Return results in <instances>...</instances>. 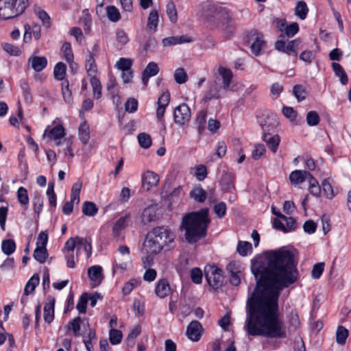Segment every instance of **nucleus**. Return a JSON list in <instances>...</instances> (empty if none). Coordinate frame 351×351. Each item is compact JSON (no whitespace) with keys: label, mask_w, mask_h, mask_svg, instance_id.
Wrapping results in <instances>:
<instances>
[{"label":"nucleus","mask_w":351,"mask_h":351,"mask_svg":"<svg viewBox=\"0 0 351 351\" xmlns=\"http://www.w3.org/2000/svg\"><path fill=\"white\" fill-rule=\"evenodd\" d=\"M267 266L255 274L256 286L246 302L244 329L249 335L285 338L287 332L279 318L278 300L282 290L298 279L295 251L287 247L266 252Z\"/></svg>","instance_id":"obj_1"},{"label":"nucleus","mask_w":351,"mask_h":351,"mask_svg":"<svg viewBox=\"0 0 351 351\" xmlns=\"http://www.w3.org/2000/svg\"><path fill=\"white\" fill-rule=\"evenodd\" d=\"M208 213V208H204L189 213L182 217L180 229L184 231V237L188 243H195L206 237L210 223Z\"/></svg>","instance_id":"obj_2"},{"label":"nucleus","mask_w":351,"mask_h":351,"mask_svg":"<svg viewBox=\"0 0 351 351\" xmlns=\"http://www.w3.org/2000/svg\"><path fill=\"white\" fill-rule=\"evenodd\" d=\"M28 5V0H0V19L8 20L21 14Z\"/></svg>","instance_id":"obj_3"},{"label":"nucleus","mask_w":351,"mask_h":351,"mask_svg":"<svg viewBox=\"0 0 351 351\" xmlns=\"http://www.w3.org/2000/svg\"><path fill=\"white\" fill-rule=\"evenodd\" d=\"M205 277L208 285L215 289H217L223 285V276L222 270L216 266L206 267Z\"/></svg>","instance_id":"obj_4"},{"label":"nucleus","mask_w":351,"mask_h":351,"mask_svg":"<svg viewBox=\"0 0 351 351\" xmlns=\"http://www.w3.org/2000/svg\"><path fill=\"white\" fill-rule=\"evenodd\" d=\"M151 233L164 247L168 246L174 240L173 233L167 227L160 226L154 228Z\"/></svg>","instance_id":"obj_5"},{"label":"nucleus","mask_w":351,"mask_h":351,"mask_svg":"<svg viewBox=\"0 0 351 351\" xmlns=\"http://www.w3.org/2000/svg\"><path fill=\"white\" fill-rule=\"evenodd\" d=\"M221 14L217 19L221 21L220 28L226 38L231 37L235 32V25L226 9L219 10Z\"/></svg>","instance_id":"obj_6"},{"label":"nucleus","mask_w":351,"mask_h":351,"mask_svg":"<svg viewBox=\"0 0 351 351\" xmlns=\"http://www.w3.org/2000/svg\"><path fill=\"white\" fill-rule=\"evenodd\" d=\"M247 37L248 41L251 43L252 53L256 56L260 55L262 48L265 45L263 34L256 30H252L249 33Z\"/></svg>","instance_id":"obj_7"},{"label":"nucleus","mask_w":351,"mask_h":351,"mask_svg":"<svg viewBox=\"0 0 351 351\" xmlns=\"http://www.w3.org/2000/svg\"><path fill=\"white\" fill-rule=\"evenodd\" d=\"M191 109L186 104L183 103L177 106L173 112V119L176 124L182 126L188 123L191 119Z\"/></svg>","instance_id":"obj_8"},{"label":"nucleus","mask_w":351,"mask_h":351,"mask_svg":"<svg viewBox=\"0 0 351 351\" xmlns=\"http://www.w3.org/2000/svg\"><path fill=\"white\" fill-rule=\"evenodd\" d=\"M220 6H216L210 1L202 2L199 5V13L200 16L205 19L210 17L218 18L221 14L219 10H225Z\"/></svg>","instance_id":"obj_9"},{"label":"nucleus","mask_w":351,"mask_h":351,"mask_svg":"<svg viewBox=\"0 0 351 351\" xmlns=\"http://www.w3.org/2000/svg\"><path fill=\"white\" fill-rule=\"evenodd\" d=\"M163 248L164 246L158 242L150 232L147 235L146 240L143 243V250L145 251V252L150 254H156L159 253Z\"/></svg>","instance_id":"obj_10"},{"label":"nucleus","mask_w":351,"mask_h":351,"mask_svg":"<svg viewBox=\"0 0 351 351\" xmlns=\"http://www.w3.org/2000/svg\"><path fill=\"white\" fill-rule=\"evenodd\" d=\"M203 331L202 324L196 320L192 321L187 326L186 334L188 338L193 341H198Z\"/></svg>","instance_id":"obj_11"},{"label":"nucleus","mask_w":351,"mask_h":351,"mask_svg":"<svg viewBox=\"0 0 351 351\" xmlns=\"http://www.w3.org/2000/svg\"><path fill=\"white\" fill-rule=\"evenodd\" d=\"M141 181L143 189L149 191L158 184L159 177L154 171H147L142 175Z\"/></svg>","instance_id":"obj_12"},{"label":"nucleus","mask_w":351,"mask_h":351,"mask_svg":"<svg viewBox=\"0 0 351 351\" xmlns=\"http://www.w3.org/2000/svg\"><path fill=\"white\" fill-rule=\"evenodd\" d=\"M298 44V40H293L289 41L287 44L282 40H278L275 43V48L279 51L285 53L287 54H292L294 56H297V51L295 47Z\"/></svg>","instance_id":"obj_13"},{"label":"nucleus","mask_w":351,"mask_h":351,"mask_svg":"<svg viewBox=\"0 0 351 351\" xmlns=\"http://www.w3.org/2000/svg\"><path fill=\"white\" fill-rule=\"evenodd\" d=\"M47 132H48L47 136L51 140H53L57 146L60 145L61 139L64 138L65 136V130L62 125H57L49 130H45L44 134H46Z\"/></svg>","instance_id":"obj_14"},{"label":"nucleus","mask_w":351,"mask_h":351,"mask_svg":"<svg viewBox=\"0 0 351 351\" xmlns=\"http://www.w3.org/2000/svg\"><path fill=\"white\" fill-rule=\"evenodd\" d=\"M88 275L90 279L93 282L92 287L98 286L102 281L104 276L102 274V267L99 265H94L88 268Z\"/></svg>","instance_id":"obj_15"},{"label":"nucleus","mask_w":351,"mask_h":351,"mask_svg":"<svg viewBox=\"0 0 351 351\" xmlns=\"http://www.w3.org/2000/svg\"><path fill=\"white\" fill-rule=\"evenodd\" d=\"M223 88L222 86H221L216 81H213L208 83V90L205 94L204 97V100L207 101L212 99H218L220 97V90Z\"/></svg>","instance_id":"obj_16"},{"label":"nucleus","mask_w":351,"mask_h":351,"mask_svg":"<svg viewBox=\"0 0 351 351\" xmlns=\"http://www.w3.org/2000/svg\"><path fill=\"white\" fill-rule=\"evenodd\" d=\"M28 64L36 72L43 71L47 65V59L45 56H31L28 58Z\"/></svg>","instance_id":"obj_17"},{"label":"nucleus","mask_w":351,"mask_h":351,"mask_svg":"<svg viewBox=\"0 0 351 351\" xmlns=\"http://www.w3.org/2000/svg\"><path fill=\"white\" fill-rule=\"evenodd\" d=\"M160 69L158 64L154 62H150L147 64L142 74V82L147 85L149 78L156 75Z\"/></svg>","instance_id":"obj_18"},{"label":"nucleus","mask_w":351,"mask_h":351,"mask_svg":"<svg viewBox=\"0 0 351 351\" xmlns=\"http://www.w3.org/2000/svg\"><path fill=\"white\" fill-rule=\"evenodd\" d=\"M189 197L197 203H204L208 195L206 191L199 184L195 186L189 193Z\"/></svg>","instance_id":"obj_19"},{"label":"nucleus","mask_w":351,"mask_h":351,"mask_svg":"<svg viewBox=\"0 0 351 351\" xmlns=\"http://www.w3.org/2000/svg\"><path fill=\"white\" fill-rule=\"evenodd\" d=\"M312 175L306 171L295 170L289 175V180L292 184H298L308 180Z\"/></svg>","instance_id":"obj_20"},{"label":"nucleus","mask_w":351,"mask_h":351,"mask_svg":"<svg viewBox=\"0 0 351 351\" xmlns=\"http://www.w3.org/2000/svg\"><path fill=\"white\" fill-rule=\"evenodd\" d=\"M171 288L167 280L161 279L158 282L155 289V293L158 297L164 298L169 294Z\"/></svg>","instance_id":"obj_21"},{"label":"nucleus","mask_w":351,"mask_h":351,"mask_svg":"<svg viewBox=\"0 0 351 351\" xmlns=\"http://www.w3.org/2000/svg\"><path fill=\"white\" fill-rule=\"evenodd\" d=\"M33 34L35 39L38 40L40 38V27L39 25L34 24L32 26L26 24L25 25V34L23 39L25 41L31 38V34Z\"/></svg>","instance_id":"obj_22"},{"label":"nucleus","mask_w":351,"mask_h":351,"mask_svg":"<svg viewBox=\"0 0 351 351\" xmlns=\"http://www.w3.org/2000/svg\"><path fill=\"white\" fill-rule=\"evenodd\" d=\"M192 40L186 35L170 36L162 40L164 46H171L177 44H183L191 42Z\"/></svg>","instance_id":"obj_23"},{"label":"nucleus","mask_w":351,"mask_h":351,"mask_svg":"<svg viewBox=\"0 0 351 351\" xmlns=\"http://www.w3.org/2000/svg\"><path fill=\"white\" fill-rule=\"evenodd\" d=\"M263 140L266 143L273 153L276 152L280 141V137L278 135L271 136L268 133H265L263 136Z\"/></svg>","instance_id":"obj_24"},{"label":"nucleus","mask_w":351,"mask_h":351,"mask_svg":"<svg viewBox=\"0 0 351 351\" xmlns=\"http://www.w3.org/2000/svg\"><path fill=\"white\" fill-rule=\"evenodd\" d=\"M156 219V208L150 206L145 208L141 215V221L144 224L155 221Z\"/></svg>","instance_id":"obj_25"},{"label":"nucleus","mask_w":351,"mask_h":351,"mask_svg":"<svg viewBox=\"0 0 351 351\" xmlns=\"http://www.w3.org/2000/svg\"><path fill=\"white\" fill-rule=\"evenodd\" d=\"M40 281L38 274H34L30 279L26 283L24 289V295L21 298V302H23L25 300V295L27 296L29 293L34 291L36 287L38 285Z\"/></svg>","instance_id":"obj_26"},{"label":"nucleus","mask_w":351,"mask_h":351,"mask_svg":"<svg viewBox=\"0 0 351 351\" xmlns=\"http://www.w3.org/2000/svg\"><path fill=\"white\" fill-rule=\"evenodd\" d=\"M129 218L130 215H126L117 221L112 228V234L114 237H119L121 235V231L127 226Z\"/></svg>","instance_id":"obj_27"},{"label":"nucleus","mask_w":351,"mask_h":351,"mask_svg":"<svg viewBox=\"0 0 351 351\" xmlns=\"http://www.w3.org/2000/svg\"><path fill=\"white\" fill-rule=\"evenodd\" d=\"M85 69L88 76L91 77H95V74L97 72V65L93 53H89L86 58Z\"/></svg>","instance_id":"obj_28"},{"label":"nucleus","mask_w":351,"mask_h":351,"mask_svg":"<svg viewBox=\"0 0 351 351\" xmlns=\"http://www.w3.org/2000/svg\"><path fill=\"white\" fill-rule=\"evenodd\" d=\"M54 299L52 301L46 303L44 306V320L46 323L50 324L54 319Z\"/></svg>","instance_id":"obj_29"},{"label":"nucleus","mask_w":351,"mask_h":351,"mask_svg":"<svg viewBox=\"0 0 351 351\" xmlns=\"http://www.w3.org/2000/svg\"><path fill=\"white\" fill-rule=\"evenodd\" d=\"M62 51L66 61L69 64L70 66L73 69V66H76V64H75L73 61L74 56L71 44L69 43H64L62 45Z\"/></svg>","instance_id":"obj_30"},{"label":"nucleus","mask_w":351,"mask_h":351,"mask_svg":"<svg viewBox=\"0 0 351 351\" xmlns=\"http://www.w3.org/2000/svg\"><path fill=\"white\" fill-rule=\"evenodd\" d=\"M219 73L223 79V89L226 90L230 85L232 78V73L230 69L220 66L219 68Z\"/></svg>","instance_id":"obj_31"},{"label":"nucleus","mask_w":351,"mask_h":351,"mask_svg":"<svg viewBox=\"0 0 351 351\" xmlns=\"http://www.w3.org/2000/svg\"><path fill=\"white\" fill-rule=\"evenodd\" d=\"M79 138L84 145L87 144L90 139L89 126L86 121H84L78 129Z\"/></svg>","instance_id":"obj_32"},{"label":"nucleus","mask_w":351,"mask_h":351,"mask_svg":"<svg viewBox=\"0 0 351 351\" xmlns=\"http://www.w3.org/2000/svg\"><path fill=\"white\" fill-rule=\"evenodd\" d=\"M158 24V12L156 9L151 10L148 19L147 27L152 32H156Z\"/></svg>","instance_id":"obj_33"},{"label":"nucleus","mask_w":351,"mask_h":351,"mask_svg":"<svg viewBox=\"0 0 351 351\" xmlns=\"http://www.w3.org/2000/svg\"><path fill=\"white\" fill-rule=\"evenodd\" d=\"M252 251L251 243L248 241H239L237 246V252L241 256H245Z\"/></svg>","instance_id":"obj_34"},{"label":"nucleus","mask_w":351,"mask_h":351,"mask_svg":"<svg viewBox=\"0 0 351 351\" xmlns=\"http://www.w3.org/2000/svg\"><path fill=\"white\" fill-rule=\"evenodd\" d=\"M191 173H193V176L196 178L198 181L204 180L207 176V169L203 165H199L191 169Z\"/></svg>","instance_id":"obj_35"},{"label":"nucleus","mask_w":351,"mask_h":351,"mask_svg":"<svg viewBox=\"0 0 351 351\" xmlns=\"http://www.w3.org/2000/svg\"><path fill=\"white\" fill-rule=\"evenodd\" d=\"M332 66L335 75L339 77L340 82L343 85L346 84L348 80L343 67L339 63L335 62L332 64Z\"/></svg>","instance_id":"obj_36"},{"label":"nucleus","mask_w":351,"mask_h":351,"mask_svg":"<svg viewBox=\"0 0 351 351\" xmlns=\"http://www.w3.org/2000/svg\"><path fill=\"white\" fill-rule=\"evenodd\" d=\"M90 85L93 88V94L94 98L98 99L101 97V84L100 80L96 77H91L90 80Z\"/></svg>","instance_id":"obj_37"},{"label":"nucleus","mask_w":351,"mask_h":351,"mask_svg":"<svg viewBox=\"0 0 351 351\" xmlns=\"http://www.w3.org/2000/svg\"><path fill=\"white\" fill-rule=\"evenodd\" d=\"M84 321L80 317H76L68 323L67 328L73 331V335L77 337L80 330V325Z\"/></svg>","instance_id":"obj_38"},{"label":"nucleus","mask_w":351,"mask_h":351,"mask_svg":"<svg viewBox=\"0 0 351 351\" xmlns=\"http://www.w3.org/2000/svg\"><path fill=\"white\" fill-rule=\"evenodd\" d=\"M308 191L310 193L315 197H319L321 193V186L319 185L318 182L313 176L308 180Z\"/></svg>","instance_id":"obj_39"},{"label":"nucleus","mask_w":351,"mask_h":351,"mask_svg":"<svg viewBox=\"0 0 351 351\" xmlns=\"http://www.w3.org/2000/svg\"><path fill=\"white\" fill-rule=\"evenodd\" d=\"M308 12L306 3L303 1H299L295 9V14L300 19L304 20L306 17Z\"/></svg>","instance_id":"obj_40"},{"label":"nucleus","mask_w":351,"mask_h":351,"mask_svg":"<svg viewBox=\"0 0 351 351\" xmlns=\"http://www.w3.org/2000/svg\"><path fill=\"white\" fill-rule=\"evenodd\" d=\"M98 211L96 204L91 202H85L82 206V213L84 215L93 217L95 216Z\"/></svg>","instance_id":"obj_41"},{"label":"nucleus","mask_w":351,"mask_h":351,"mask_svg":"<svg viewBox=\"0 0 351 351\" xmlns=\"http://www.w3.org/2000/svg\"><path fill=\"white\" fill-rule=\"evenodd\" d=\"M66 67L63 62L57 63L53 69L54 77L58 80H63L65 77Z\"/></svg>","instance_id":"obj_42"},{"label":"nucleus","mask_w":351,"mask_h":351,"mask_svg":"<svg viewBox=\"0 0 351 351\" xmlns=\"http://www.w3.org/2000/svg\"><path fill=\"white\" fill-rule=\"evenodd\" d=\"M2 252L6 255L12 254L16 250V244L12 239L3 241L1 244Z\"/></svg>","instance_id":"obj_43"},{"label":"nucleus","mask_w":351,"mask_h":351,"mask_svg":"<svg viewBox=\"0 0 351 351\" xmlns=\"http://www.w3.org/2000/svg\"><path fill=\"white\" fill-rule=\"evenodd\" d=\"M34 210L37 215L41 213L44 204L43 197L40 194L35 193L32 199Z\"/></svg>","instance_id":"obj_44"},{"label":"nucleus","mask_w":351,"mask_h":351,"mask_svg":"<svg viewBox=\"0 0 351 351\" xmlns=\"http://www.w3.org/2000/svg\"><path fill=\"white\" fill-rule=\"evenodd\" d=\"M47 248L36 247L34 251L33 256L40 263H44L47 258Z\"/></svg>","instance_id":"obj_45"},{"label":"nucleus","mask_w":351,"mask_h":351,"mask_svg":"<svg viewBox=\"0 0 351 351\" xmlns=\"http://www.w3.org/2000/svg\"><path fill=\"white\" fill-rule=\"evenodd\" d=\"M278 125V121L275 115L271 114L267 117V121L264 123L260 121V125L262 127L264 131H269L271 128H274Z\"/></svg>","instance_id":"obj_46"},{"label":"nucleus","mask_w":351,"mask_h":351,"mask_svg":"<svg viewBox=\"0 0 351 351\" xmlns=\"http://www.w3.org/2000/svg\"><path fill=\"white\" fill-rule=\"evenodd\" d=\"M106 14L108 19L112 22H117L120 19L119 11L114 5H110L106 8Z\"/></svg>","instance_id":"obj_47"},{"label":"nucleus","mask_w":351,"mask_h":351,"mask_svg":"<svg viewBox=\"0 0 351 351\" xmlns=\"http://www.w3.org/2000/svg\"><path fill=\"white\" fill-rule=\"evenodd\" d=\"M174 80L180 84L185 83L188 80V75L183 68L176 69L174 73Z\"/></svg>","instance_id":"obj_48"},{"label":"nucleus","mask_w":351,"mask_h":351,"mask_svg":"<svg viewBox=\"0 0 351 351\" xmlns=\"http://www.w3.org/2000/svg\"><path fill=\"white\" fill-rule=\"evenodd\" d=\"M348 335V331L343 326H339L336 333V341L339 344L343 345Z\"/></svg>","instance_id":"obj_49"},{"label":"nucleus","mask_w":351,"mask_h":351,"mask_svg":"<svg viewBox=\"0 0 351 351\" xmlns=\"http://www.w3.org/2000/svg\"><path fill=\"white\" fill-rule=\"evenodd\" d=\"M320 117L316 111H309L306 114V123L309 126H315L319 124Z\"/></svg>","instance_id":"obj_50"},{"label":"nucleus","mask_w":351,"mask_h":351,"mask_svg":"<svg viewBox=\"0 0 351 351\" xmlns=\"http://www.w3.org/2000/svg\"><path fill=\"white\" fill-rule=\"evenodd\" d=\"M88 300V294L87 293H84L81 295L76 306V308L78 310L79 313H86Z\"/></svg>","instance_id":"obj_51"},{"label":"nucleus","mask_w":351,"mask_h":351,"mask_svg":"<svg viewBox=\"0 0 351 351\" xmlns=\"http://www.w3.org/2000/svg\"><path fill=\"white\" fill-rule=\"evenodd\" d=\"M122 332L117 329L112 328L109 331V339L112 345H117L121 341Z\"/></svg>","instance_id":"obj_52"},{"label":"nucleus","mask_w":351,"mask_h":351,"mask_svg":"<svg viewBox=\"0 0 351 351\" xmlns=\"http://www.w3.org/2000/svg\"><path fill=\"white\" fill-rule=\"evenodd\" d=\"M206 121V112L202 110L198 113L195 119V123L197 125V128L199 133H201L204 130Z\"/></svg>","instance_id":"obj_53"},{"label":"nucleus","mask_w":351,"mask_h":351,"mask_svg":"<svg viewBox=\"0 0 351 351\" xmlns=\"http://www.w3.org/2000/svg\"><path fill=\"white\" fill-rule=\"evenodd\" d=\"M132 61L130 58H121L116 63L115 67L119 70L125 71L131 69Z\"/></svg>","instance_id":"obj_54"},{"label":"nucleus","mask_w":351,"mask_h":351,"mask_svg":"<svg viewBox=\"0 0 351 351\" xmlns=\"http://www.w3.org/2000/svg\"><path fill=\"white\" fill-rule=\"evenodd\" d=\"M62 94L64 100L66 103L70 104L72 102V100H73L72 94H71V91L69 89V85L68 81H65V82H62Z\"/></svg>","instance_id":"obj_55"},{"label":"nucleus","mask_w":351,"mask_h":351,"mask_svg":"<svg viewBox=\"0 0 351 351\" xmlns=\"http://www.w3.org/2000/svg\"><path fill=\"white\" fill-rule=\"evenodd\" d=\"M35 14L43 21L44 26L47 28L49 27L51 24L50 17L45 11L38 8L35 10Z\"/></svg>","instance_id":"obj_56"},{"label":"nucleus","mask_w":351,"mask_h":351,"mask_svg":"<svg viewBox=\"0 0 351 351\" xmlns=\"http://www.w3.org/2000/svg\"><path fill=\"white\" fill-rule=\"evenodd\" d=\"M138 141L140 145L145 149H147L152 145L151 137L146 133H140L138 135Z\"/></svg>","instance_id":"obj_57"},{"label":"nucleus","mask_w":351,"mask_h":351,"mask_svg":"<svg viewBox=\"0 0 351 351\" xmlns=\"http://www.w3.org/2000/svg\"><path fill=\"white\" fill-rule=\"evenodd\" d=\"M167 14L172 23H176L178 20L177 10L173 2H169L167 5Z\"/></svg>","instance_id":"obj_58"},{"label":"nucleus","mask_w":351,"mask_h":351,"mask_svg":"<svg viewBox=\"0 0 351 351\" xmlns=\"http://www.w3.org/2000/svg\"><path fill=\"white\" fill-rule=\"evenodd\" d=\"M141 282V280L132 278L128 282H126L123 289L122 291L124 295H128L131 293L134 288L137 287L138 284Z\"/></svg>","instance_id":"obj_59"},{"label":"nucleus","mask_w":351,"mask_h":351,"mask_svg":"<svg viewBox=\"0 0 351 351\" xmlns=\"http://www.w3.org/2000/svg\"><path fill=\"white\" fill-rule=\"evenodd\" d=\"M293 93L299 101L306 98V93L305 88L302 85H295L293 88Z\"/></svg>","instance_id":"obj_60"},{"label":"nucleus","mask_w":351,"mask_h":351,"mask_svg":"<svg viewBox=\"0 0 351 351\" xmlns=\"http://www.w3.org/2000/svg\"><path fill=\"white\" fill-rule=\"evenodd\" d=\"M141 332V328L139 325L134 326L127 337V343L133 346L134 339L140 335Z\"/></svg>","instance_id":"obj_61"},{"label":"nucleus","mask_w":351,"mask_h":351,"mask_svg":"<svg viewBox=\"0 0 351 351\" xmlns=\"http://www.w3.org/2000/svg\"><path fill=\"white\" fill-rule=\"evenodd\" d=\"M17 197L21 204L27 205L29 203L27 191L23 186L19 188L17 191Z\"/></svg>","instance_id":"obj_62"},{"label":"nucleus","mask_w":351,"mask_h":351,"mask_svg":"<svg viewBox=\"0 0 351 351\" xmlns=\"http://www.w3.org/2000/svg\"><path fill=\"white\" fill-rule=\"evenodd\" d=\"M138 108V101L135 98L131 97L128 99L125 104V111L133 113L136 111Z\"/></svg>","instance_id":"obj_63"},{"label":"nucleus","mask_w":351,"mask_h":351,"mask_svg":"<svg viewBox=\"0 0 351 351\" xmlns=\"http://www.w3.org/2000/svg\"><path fill=\"white\" fill-rule=\"evenodd\" d=\"M322 186L326 197L332 199L335 196V193L330 183L327 180H324L322 183Z\"/></svg>","instance_id":"obj_64"}]
</instances>
